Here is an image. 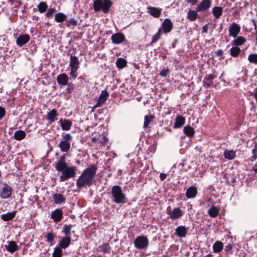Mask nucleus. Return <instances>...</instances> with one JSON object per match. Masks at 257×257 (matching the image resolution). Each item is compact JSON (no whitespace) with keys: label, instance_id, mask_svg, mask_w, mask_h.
<instances>
[{"label":"nucleus","instance_id":"obj_1","mask_svg":"<svg viewBox=\"0 0 257 257\" xmlns=\"http://www.w3.org/2000/svg\"><path fill=\"white\" fill-rule=\"evenodd\" d=\"M97 171L95 165H91L85 169L78 177L76 182V186L78 189L86 186L90 187L94 182V177Z\"/></svg>","mask_w":257,"mask_h":257},{"label":"nucleus","instance_id":"obj_2","mask_svg":"<svg viewBox=\"0 0 257 257\" xmlns=\"http://www.w3.org/2000/svg\"><path fill=\"white\" fill-rule=\"evenodd\" d=\"M111 198L112 202L122 205L127 202V199L123 192L121 188L118 185H114L111 188L110 191Z\"/></svg>","mask_w":257,"mask_h":257},{"label":"nucleus","instance_id":"obj_3","mask_svg":"<svg viewBox=\"0 0 257 257\" xmlns=\"http://www.w3.org/2000/svg\"><path fill=\"white\" fill-rule=\"evenodd\" d=\"M61 174L59 176V181L65 182L70 178H74L77 174V168L75 167L69 166L68 165L56 169Z\"/></svg>","mask_w":257,"mask_h":257},{"label":"nucleus","instance_id":"obj_4","mask_svg":"<svg viewBox=\"0 0 257 257\" xmlns=\"http://www.w3.org/2000/svg\"><path fill=\"white\" fill-rule=\"evenodd\" d=\"M112 6L111 0H94L93 6L95 12L102 11L104 14L108 13Z\"/></svg>","mask_w":257,"mask_h":257},{"label":"nucleus","instance_id":"obj_5","mask_svg":"<svg viewBox=\"0 0 257 257\" xmlns=\"http://www.w3.org/2000/svg\"><path fill=\"white\" fill-rule=\"evenodd\" d=\"M72 140V136L70 134H63L61 140L58 147L62 152L67 153L70 149V144Z\"/></svg>","mask_w":257,"mask_h":257},{"label":"nucleus","instance_id":"obj_6","mask_svg":"<svg viewBox=\"0 0 257 257\" xmlns=\"http://www.w3.org/2000/svg\"><path fill=\"white\" fill-rule=\"evenodd\" d=\"M134 245L139 249L146 248L149 245V239L144 235L139 236L135 239Z\"/></svg>","mask_w":257,"mask_h":257},{"label":"nucleus","instance_id":"obj_7","mask_svg":"<svg viewBox=\"0 0 257 257\" xmlns=\"http://www.w3.org/2000/svg\"><path fill=\"white\" fill-rule=\"evenodd\" d=\"M13 189L8 184L5 183L0 188V197L2 199H6L11 197Z\"/></svg>","mask_w":257,"mask_h":257},{"label":"nucleus","instance_id":"obj_8","mask_svg":"<svg viewBox=\"0 0 257 257\" xmlns=\"http://www.w3.org/2000/svg\"><path fill=\"white\" fill-rule=\"evenodd\" d=\"M30 40V36L28 34L20 35L17 37L16 44L19 47H22Z\"/></svg>","mask_w":257,"mask_h":257},{"label":"nucleus","instance_id":"obj_9","mask_svg":"<svg viewBox=\"0 0 257 257\" xmlns=\"http://www.w3.org/2000/svg\"><path fill=\"white\" fill-rule=\"evenodd\" d=\"M240 30V27L236 23L233 22L229 28V35L235 38Z\"/></svg>","mask_w":257,"mask_h":257},{"label":"nucleus","instance_id":"obj_10","mask_svg":"<svg viewBox=\"0 0 257 257\" xmlns=\"http://www.w3.org/2000/svg\"><path fill=\"white\" fill-rule=\"evenodd\" d=\"M109 94L106 89L102 90L100 94L96 104L94 105V107H97L100 106L103 104L107 100Z\"/></svg>","mask_w":257,"mask_h":257},{"label":"nucleus","instance_id":"obj_11","mask_svg":"<svg viewBox=\"0 0 257 257\" xmlns=\"http://www.w3.org/2000/svg\"><path fill=\"white\" fill-rule=\"evenodd\" d=\"M211 5V0H202L196 8V11L204 12L208 10Z\"/></svg>","mask_w":257,"mask_h":257},{"label":"nucleus","instance_id":"obj_12","mask_svg":"<svg viewBox=\"0 0 257 257\" xmlns=\"http://www.w3.org/2000/svg\"><path fill=\"white\" fill-rule=\"evenodd\" d=\"M125 36L122 33H116L111 37L112 42L115 44H119L125 41Z\"/></svg>","mask_w":257,"mask_h":257},{"label":"nucleus","instance_id":"obj_13","mask_svg":"<svg viewBox=\"0 0 257 257\" xmlns=\"http://www.w3.org/2000/svg\"><path fill=\"white\" fill-rule=\"evenodd\" d=\"M216 77H217V75H215L214 73L205 76L203 81V86L206 88L210 87L213 83L212 80Z\"/></svg>","mask_w":257,"mask_h":257},{"label":"nucleus","instance_id":"obj_14","mask_svg":"<svg viewBox=\"0 0 257 257\" xmlns=\"http://www.w3.org/2000/svg\"><path fill=\"white\" fill-rule=\"evenodd\" d=\"M62 218L63 212L61 209H56L51 213V218H52L55 222L60 221Z\"/></svg>","mask_w":257,"mask_h":257},{"label":"nucleus","instance_id":"obj_15","mask_svg":"<svg viewBox=\"0 0 257 257\" xmlns=\"http://www.w3.org/2000/svg\"><path fill=\"white\" fill-rule=\"evenodd\" d=\"M7 243L8 244L5 245V247L9 252L13 253L19 249V247L15 241H8Z\"/></svg>","mask_w":257,"mask_h":257},{"label":"nucleus","instance_id":"obj_16","mask_svg":"<svg viewBox=\"0 0 257 257\" xmlns=\"http://www.w3.org/2000/svg\"><path fill=\"white\" fill-rule=\"evenodd\" d=\"M71 241V236L62 237L59 242L58 246L62 249H66L70 244Z\"/></svg>","mask_w":257,"mask_h":257},{"label":"nucleus","instance_id":"obj_17","mask_svg":"<svg viewBox=\"0 0 257 257\" xmlns=\"http://www.w3.org/2000/svg\"><path fill=\"white\" fill-rule=\"evenodd\" d=\"M59 122L63 131L70 130L72 125V122L70 120L65 118H61L59 120Z\"/></svg>","mask_w":257,"mask_h":257},{"label":"nucleus","instance_id":"obj_18","mask_svg":"<svg viewBox=\"0 0 257 257\" xmlns=\"http://www.w3.org/2000/svg\"><path fill=\"white\" fill-rule=\"evenodd\" d=\"M148 12L155 18H159L161 14L162 9L156 7L148 6L147 7Z\"/></svg>","mask_w":257,"mask_h":257},{"label":"nucleus","instance_id":"obj_19","mask_svg":"<svg viewBox=\"0 0 257 257\" xmlns=\"http://www.w3.org/2000/svg\"><path fill=\"white\" fill-rule=\"evenodd\" d=\"M69 81V77L65 73L58 75L57 77V82L60 85H66Z\"/></svg>","mask_w":257,"mask_h":257},{"label":"nucleus","instance_id":"obj_20","mask_svg":"<svg viewBox=\"0 0 257 257\" xmlns=\"http://www.w3.org/2000/svg\"><path fill=\"white\" fill-rule=\"evenodd\" d=\"M54 202L56 204H62L65 203V197L60 193H55L53 195Z\"/></svg>","mask_w":257,"mask_h":257},{"label":"nucleus","instance_id":"obj_21","mask_svg":"<svg viewBox=\"0 0 257 257\" xmlns=\"http://www.w3.org/2000/svg\"><path fill=\"white\" fill-rule=\"evenodd\" d=\"M172 23L168 18L165 19L162 24L163 30L166 33L170 32L172 29Z\"/></svg>","mask_w":257,"mask_h":257},{"label":"nucleus","instance_id":"obj_22","mask_svg":"<svg viewBox=\"0 0 257 257\" xmlns=\"http://www.w3.org/2000/svg\"><path fill=\"white\" fill-rule=\"evenodd\" d=\"M16 214V211L8 212L7 213L2 214L1 215V218L5 221H11L15 218Z\"/></svg>","mask_w":257,"mask_h":257},{"label":"nucleus","instance_id":"obj_23","mask_svg":"<svg viewBox=\"0 0 257 257\" xmlns=\"http://www.w3.org/2000/svg\"><path fill=\"white\" fill-rule=\"evenodd\" d=\"M197 193V190L195 187L191 186L189 187L186 192V196L188 198H192L196 196Z\"/></svg>","mask_w":257,"mask_h":257},{"label":"nucleus","instance_id":"obj_24","mask_svg":"<svg viewBox=\"0 0 257 257\" xmlns=\"http://www.w3.org/2000/svg\"><path fill=\"white\" fill-rule=\"evenodd\" d=\"M65 155H62L60 157L59 159L55 163V169H57L67 165L66 161Z\"/></svg>","mask_w":257,"mask_h":257},{"label":"nucleus","instance_id":"obj_25","mask_svg":"<svg viewBox=\"0 0 257 257\" xmlns=\"http://www.w3.org/2000/svg\"><path fill=\"white\" fill-rule=\"evenodd\" d=\"M70 68H79L80 62L77 57L70 55Z\"/></svg>","mask_w":257,"mask_h":257},{"label":"nucleus","instance_id":"obj_26","mask_svg":"<svg viewBox=\"0 0 257 257\" xmlns=\"http://www.w3.org/2000/svg\"><path fill=\"white\" fill-rule=\"evenodd\" d=\"M235 153L236 151L233 150H228L227 149H225L223 152V155L226 159L231 160L235 157Z\"/></svg>","mask_w":257,"mask_h":257},{"label":"nucleus","instance_id":"obj_27","mask_svg":"<svg viewBox=\"0 0 257 257\" xmlns=\"http://www.w3.org/2000/svg\"><path fill=\"white\" fill-rule=\"evenodd\" d=\"M58 113L57 111L55 109H53L48 112L47 119L49 120L51 122H53L57 119L56 117Z\"/></svg>","mask_w":257,"mask_h":257},{"label":"nucleus","instance_id":"obj_28","mask_svg":"<svg viewBox=\"0 0 257 257\" xmlns=\"http://www.w3.org/2000/svg\"><path fill=\"white\" fill-rule=\"evenodd\" d=\"M223 248V244L220 241H216L214 243L212 246L213 252L215 253L220 252Z\"/></svg>","mask_w":257,"mask_h":257},{"label":"nucleus","instance_id":"obj_29","mask_svg":"<svg viewBox=\"0 0 257 257\" xmlns=\"http://www.w3.org/2000/svg\"><path fill=\"white\" fill-rule=\"evenodd\" d=\"M67 18V16L64 13L59 12L55 14L54 20L57 23H63Z\"/></svg>","mask_w":257,"mask_h":257},{"label":"nucleus","instance_id":"obj_30","mask_svg":"<svg viewBox=\"0 0 257 257\" xmlns=\"http://www.w3.org/2000/svg\"><path fill=\"white\" fill-rule=\"evenodd\" d=\"M246 42V39L244 37L239 36L235 38L231 42V44L233 46L238 47L243 45Z\"/></svg>","mask_w":257,"mask_h":257},{"label":"nucleus","instance_id":"obj_31","mask_svg":"<svg viewBox=\"0 0 257 257\" xmlns=\"http://www.w3.org/2000/svg\"><path fill=\"white\" fill-rule=\"evenodd\" d=\"M188 228V227H186L185 226H178V236L185 237L187 234Z\"/></svg>","mask_w":257,"mask_h":257},{"label":"nucleus","instance_id":"obj_32","mask_svg":"<svg viewBox=\"0 0 257 257\" xmlns=\"http://www.w3.org/2000/svg\"><path fill=\"white\" fill-rule=\"evenodd\" d=\"M26 133L22 130H19L15 132L14 138L18 141H20L26 137Z\"/></svg>","mask_w":257,"mask_h":257},{"label":"nucleus","instance_id":"obj_33","mask_svg":"<svg viewBox=\"0 0 257 257\" xmlns=\"http://www.w3.org/2000/svg\"><path fill=\"white\" fill-rule=\"evenodd\" d=\"M230 54L233 57H237L241 53V50L238 47L233 46L230 49Z\"/></svg>","mask_w":257,"mask_h":257},{"label":"nucleus","instance_id":"obj_34","mask_svg":"<svg viewBox=\"0 0 257 257\" xmlns=\"http://www.w3.org/2000/svg\"><path fill=\"white\" fill-rule=\"evenodd\" d=\"M223 9L221 7H215L213 8L212 13L216 19L219 18L222 14Z\"/></svg>","mask_w":257,"mask_h":257},{"label":"nucleus","instance_id":"obj_35","mask_svg":"<svg viewBox=\"0 0 257 257\" xmlns=\"http://www.w3.org/2000/svg\"><path fill=\"white\" fill-rule=\"evenodd\" d=\"M73 226V225L72 224H65L62 230V232L65 235V236H70L71 234V230Z\"/></svg>","mask_w":257,"mask_h":257},{"label":"nucleus","instance_id":"obj_36","mask_svg":"<svg viewBox=\"0 0 257 257\" xmlns=\"http://www.w3.org/2000/svg\"><path fill=\"white\" fill-rule=\"evenodd\" d=\"M197 12L196 10H189L187 15L188 19L191 22L195 21L198 17Z\"/></svg>","mask_w":257,"mask_h":257},{"label":"nucleus","instance_id":"obj_37","mask_svg":"<svg viewBox=\"0 0 257 257\" xmlns=\"http://www.w3.org/2000/svg\"><path fill=\"white\" fill-rule=\"evenodd\" d=\"M208 215L213 218L217 217L219 214V210L215 206L210 208L208 211Z\"/></svg>","mask_w":257,"mask_h":257},{"label":"nucleus","instance_id":"obj_38","mask_svg":"<svg viewBox=\"0 0 257 257\" xmlns=\"http://www.w3.org/2000/svg\"><path fill=\"white\" fill-rule=\"evenodd\" d=\"M127 64V61L122 58H119L116 62V65L119 69H122L125 67Z\"/></svg>","mask_w":257,"mask_h":257},{"label":"nucleus","instance_id":"obj_39","mask_svg":"<svg viewBox=\"0 0 257 257\" xmlns=\"http://www.w3.org/2000/svg\"><path fill=\"white\" fill-rule=\"evenodd\" d=\"M77 25V20L74 18L66 21V26L68 28L74 29Z\"/></svg>","mask_w":257,"mask_h":257},{"label":"nucleus","instance_id":"obj_40","mask_svg":"<svg viewBox=\"0 0 257 257\" xmlns=\"http://www.w3.org/2000/svg\"><path fill=\"white\" fill-rule=\"evenodd\" d=\"M183 132L188 137H192L194 134V130L190 126H186L184 127Z\"/></svg>","mask_w":257,"mask_h":257},{"label":"nucleus","instance_id":"obj_41","mask_svg":"<svg viewBox=\"0 0 257 257\" xmlns=\"http://www.w3.org/2000/svg\"><path fill=\"white\" fill-rule=\"evenodd\" d=\"M56 236V234L52 231L48 232L46 235V241L51 243L52 244Z\"/></svg>","mask_w":257,"mask_h":257},{"label":"nucleus","instance_id":"obj_42","mask_svg":"<svg viewBox=\"0 0 257 257\" xmlns=\"http://www.w3.org/2000/svg\"><path fill=\"white\" fill-rule=\"evenodd\" d=\"M37 8L40 13H44L47 11L48 5L46 2H41L37 6Z\"/></svg>","mask_w":257,"mask_h":257},{"label":"nucleus","instance_id":"obj_43","mask_svg":"<svg viewBox=\"0 0 257 257\" xmlns=\"http://www.w3.org/2000/svg\"><path fill=\"white\" fill-rule=\"evenodd\" d=\"M62 255V248L59 246L55 247L52 253V257H61Z\"/></svg>","mask_w":257,"mask_h":257},{"label":"nucleus","instance_id":"obj_44","mask_svg":"<svg viewBox=\"0 0 257 257\" xmlns=\"http://www.w3.org/2000/svg\"><path fill=\"white\" fill-rule=\"evenodd\" d=\"M154 118V116L151 114L146 115L145 116L144 127L147 128Z\"/></svg>","mask_w":257,"mask_h":257},{"label":"nucleus","instance_id":"obj_45","mask_svg":"<svg viewBox=\"0 0 257 257\" xmlns=\"http://www.w3.org/2000/svg\"><path fill=\"white\" fill-rule=\"evenodd\" d=\"M161 35V29L160 28L158 32L155 35L153 36L150 44L152 45L153 44L156 43L159 39H160Z\"/></svg>","mask_w":257,"mask_h":257},{"label":"nucleus","instance_id":"obj_46","mask_svg":"<svg viewBox=\"0 0 257 257\" xmlns=\"http://www.w3.org/2000/svg\"><path fill=\"white\" fill-rule=\"evenodd\" d=\"M248 60L251 63L257 64V54H251L249 55Z\"/></svg>","mask_w":257,"mask_h":257},{"label":"nucleus","instance_id":"obj_47","mask_svg":"<svg viewBox=\"0 0 257 257\" xmlns=\"http://www.w3.org/2000/svg\"><path fill=\"white\" fill-rule=\"evenodd\" d=\"M101 251L103 253H110L111 248L108 243H105L100 246Z\"/></svg>","mask_w":257,"mask_h":257},{"label":"nucleus","instance_id":"obj_48","mask_svg":"<svg viewBox=\"0 0 257 257\" xmlns=\"http://www.w3.org/2000/svg\"><path fill=\"white\" fill-rule=\"evenodd\" d=\"M185 122V117L181 115H178V128L181 127Z\"/></svg>","mask_w":257,"mask_h":257},{"label":"nucleus","instance_id":"obj_49","mask_svg":"<svg viewBox=\"0 0 257 257\" xmlns=\"http://www.w3.org/2000/svg\"><path fill=\"white\" fill-rule=\"evenodd\" d=\"M79 68H71V71L70 73V75L71 76L75 79L77 76V71Z\"/></svg>","mask_w":257,"mask_h":257},{"label":"nucleus","instance_id":"obj_50","mask_svg":"<svg viewBox=\"0 0 257 257\" xmlns=\"http://www.w3.org/2000/svg\"><path fill=\"white\" fill-rule=\"evenodd\" d=\"M107 141H108V139L106 137V136H102L99 140L98 143H100V144L101 146H104L107 144Z\"/></svg>","mask_w":257,"mask_h":257},{"label":"nucleus","instance_id":"obj_51","mask_svg":"<svg viewBox=\"0 0 257 257\" xmlns=\"http://www.w3.org/2000/svg\"><path fill=\"white\" fill-rule=\"evenodd\" d=\"M66 85L67 86V91L68 92V93H71L72 92V91L74 90V85L73 84H72V83H67V84H66Z\"/></svg>","mask_w":257,"mask_h":257},{"label":"nucleus","instance_id":"obj_52","mask_svg":"<svg viewBox=\"0 0 257 257\" xmlns=\"http://www.w3.org/2000/svg\"><path fill=\"white\" fill-rule=\"evenodd\" d=\"M232 248H233V244H228L227 246H225L224 250L226 252L232 254Z\"/></svg>","mask_w":257,"mask_h":257},{"label":"nucleus","instance_id":"obj_53","mask_svg":"<svg viewBox=\"0 0 257 257\" xmlns=\"http://www.w3.org/2000/svg\"><path fill=\"white\" fill-rule=\"evenodd\" d=\"M55 9H53V8L49 9L48 10V11H47V12L46 13L45 16L46 17H48V18L51 17L52 16V15H53V14L55 13Z\"/></svg>","mask_w":257,"mask_h":257},{"label":"nucleus","instance_id":"obj_54","mask_svg":"<svg viewBox=\"0 0 257 257\" xmlns=\"http://www.w3.org/2000/svg\"><path fill=\"white\" fill-rule=\"evenodd\" d=\"M170 217L172 219H177V208H174L173 211L170 213Z\"/></svg>","mask_w":257,"mask_h":257},{"label":"nucleus","instance_id":"obj_55","mask_svg":"<svg viewBox=\"0 0 257 257\" xmlns=\"http://www.w3.org/2000/svg\"><path fill=\"white\" fill-rule=\"evenodd\" d=\"M6 114V110L5 108L0 106V120H1Z\"/></svg>","mask_w":257,"mask_h":257},{"label":"nucleus","instance_id":"obj_56","mask_svg":"<svg viewBox=\"0 0 257 257\" xmlns=\"http://www.w3.org/2000/svg\"><path fill=\"white\" fill-rule=\"evenodd\" d=\"M215 54L216 56L217 57H221V59L224 58V57L222 56L223 54V51L222 50H218L215 52Z\"/></svg>","mask_w":257,"mask_h":257},{"label":"nucleus","instance_id":"obj_57","mask_svg":"<svg viewBox=\"0 0 257 257\" xmlns=\"http://www.w3.org/2000/svg\"><path fill=\"white\" fill-rule=\"evenodd\" d=\"M168 73V70H166V69H163L161 72H160V75L162 77H165L167 76V74Z\"/></svg>","mask_w":257,"mask_h":257},{"label":"nucleus","instance_id":"obj_58","mask_svg":"<svg viewBox=\"0 0 257 257\" xmlns=\"http://www.w3.org/2000/svg\"><path fill=\"white\" fill-rule=\"evenodd\" d=\"M250 95L254 97L256 101L257 102V88H255L254 89V91L253 92L250 93Z\"/></svg>","mask_w":257,"mask_h":257},{"label":"nucleus","instance_id":"obj_59","mask_svg":"<svg viewBox=\"0 0 257 257\" xmlns=\"http://www.w3.org/2000/svg\"><path fill=\"white\" fill-rule=\"evenodd\" d=\"M186 1L192 6H194L197 4L198 0H186Z\"/></svg>","mask_w":257,"mask_h":257},{"label":"nucleus","instance_id":"obj_60","mask_svg":"<svg viewBox=\"0 0 257 257\" xmlns=\"http://www.w3.org/2000/svg\"><path fill=\"white\" fill-rule=\"evenodd\" d=\"M208 24H205L204 26L202 27V33H206L208 31Z\"/></svg>","mask_w":257,"mask_h":257},{"label":"nucleus","instance_id":"obj_61","mask_svg":"<svg viewBox=\"0 0 257 257\" xmlns=\"http://www.w3.org/2000/svg\"><path fill=\"white\" fill-rule=\"evenodd\" d=\"M252 154H257V141L254 143V146L253 149L252 150Z\"/></svg>","mask_w":257,"mask_h":257},{"label":"nucleus","instance_id":"obj_62","mask_svg":"<svg viewBox=\"0 0 257 257\" xmlns=\"http://www.w3.org/2000/svg\"><path fill=\"white\" fill-rule=\"evenodd\" d=\"M166 177H167V175H166V174H165V173H161V174H160V179H161V180H162V181H163V180H165V178H166Z\"/></svg>","mask_w":257,"mask_h":257},{"label":"nucleus","instance_id":"obj_63","mask_svg":"<svg viewBox=\"0 0 257 257\" xmlns=\"http://www.w3.org/2000/svg\"><path fill=\"white\" fill-rule=\"evenodd\" d=\"M257 159V154H252V156L250 158V161L253 162Z\"/></svg>","mask_w":257,"mask_h":257},{"label":"nucleus","instance_id":"obj_64","mask_svg":"<svg viewBox=\"0 0 257 257\" xmlns=\"http://www.w3.org/2000/svg\"><path fill=\"white\" fill-rule=\"evenodd\" d=\"M252 170L254 171V173H257V164H255L253 166Z\"/></svg>","mask_w":257,"mask_h":257}]
</instances>
